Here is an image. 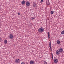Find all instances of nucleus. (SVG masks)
I'll use <instances>...</instances> for the list:
<instances>
[{
    "label": "nucleus",
    "mask_w": 64,
    "mask_h": 64,
    "mask_svg": "<svg viewBox=\"0 0 64 64\" xmlns=\"http://www.w3.org/2000/svg\"><path fill=\"white\" fill-rule=\"evenodd\" d=\"M58 50H57L56 52V54H57V55H59V54H60V53H61V52H63V48H60Z\"/></svg>",
    "instance_id": "obj_1"
},
{
    "label": "nucleus",
    "mask_w": 64,
    "mask_h": 64,
    "mask_svg": "<svg viewBox=\"0 0 64 64\" xmlns=\"http://www.w3.org/2000/svg\"><path fill=\"white\" fill-rule=\"evenodd\" d=\"M44 31V29L43 28L41 27L38 29V32H43Z\"/></svg>",
    "instance_id": "obj_2"
},
{
    "label": "nucleus",
    "mask_w": 64,
    "mask_h": 64,
    "mask_svg": "<svg viewBox=\"0 0 64 64\" xmlns=\"http://www.w3.org/2000/svg\"><path fill=\"white\" fill-rule=\"evenodd\" d=\"M26 5L27 6H29L30 5V2L28 1L26 2Z\"/></svg>",
    "instance_id": "obj_3"
},
{
    "label": "nucleus",
    "mask_w": 64,
    "mask_h": 64,
    "mask_svg": "<svg viewBox=\"0 0 64 64\" xmlns=\"http://www.w3.org/2000/svg\"><path fill=\"white\" fill-rule=\"evenodd\" d=\"M13 35L12 34H10V38L12 39H13Z\"/></svg>",
    "instance_id": "obj_4"
},
{
    "label": "nucleus",
    "mask_w": 64,
    "mask_h": 64,
    "mask_svg": "<svg viewBox=\"0 0 64 64\" xmlns=\"http://www.w3.org/2000/svg\"><path fill=\"white\" fill-rule=\"evenodd\" d=\"M49 46L50 47L51 51H52V48L51 47V42H50L49 44Z\"/></svg>",
    "instance_id": "obj_5"
},
{
    "label": "nucleus",
    "mask_w": 64,
    "mask_h": 64,
    "mask_svg": "<svg viewBox=\"0 0 64 64\" xmlns=\"http://www.w3.org/2000/svg\"><path fill=\"white\" fill-rule=\"evenodd\" d=\"M25 2H26V1L25 0H22V1L21 4H22V5H24L25 3Z\"/></svg>",
    "instance_id": "obj_6"
},
{
    "label": "nucleus",
    "mask_w": 64,
    "mask_h": 64,
    "mask_svg": "<svg viewBox=\"0 0 64 64\" xmlns=\"http://www.w3.org/2000/svg\"><path fill=\"white\" fill-rule=\"evenodd\" d=\"M54 62L55 63H57L58 62V60L57 59H55L54 60Z\"/></svg>",
    "instance_id": "obj_7"
},
{
    "label": "nucleus",
    "mask_w": 64,
    "mask_h": 64,
    "mask_svg": "<svg viewBox=\"0 0 64 64\" xmlns=\"http://www.w3.org/2000/svg\"><path fill=\"white\" fill-rule=\"evenodd\" d=\"M15 62L17 63H18L19 62V59H16L15 60Z\"/></svg>",
    "instance_id": "obj_8"
},
{
    "label": "nucleus",
    "mask_w": 64,
    "mask_h": 64,
    "mask_svg": "<svg viewBox=\"0 0 64 64\" xmlns=\"http://www.w3.org/2000/svg\"><path fill=\"white\" fill-rule=\"evenodd\" d=\"M34 61L32 60L30 61V64H34Z\"/></svg>",
    "instance_id": "obj_9"
},
{
    "label": "nucleus",
    "mask_w": 64,
    "mask_h": 64,
    "mask_svg": "<svg viewBox=\"0 0 64 64\" xmlns=\"http://www.w3.org/2000/svg\"><path fill=\"white\" fill-rule=\"evenodd\" d=\"M57 43L58 44H60V42L59 40H58L56 41Z\"/></svg>",
    "instance_id": "obj_10"
},
{
    "label": "nucleus",
    "mask_w": 64,
    "mask_h": 64,
    "mask_svg": "<svg viewBox=\"0 0 64 64\" xmlns=\"http://www.w3.org/2000/svg\"><path fill=\"white\" fill-rule=\"evenodd\" d=\"M48 39H49V38H50V33H49V32H48Z\"/></svg>",
    "instance_id": "obj_11"
},
{
    "label": "nucleus",
    "mask_w": 64,
    "mask_h": 64,
    "mask_svg": "<svg viewBox=\"0 0 64 64\" xmlns=\"http://www.w3.org/2000/svg\"><path fill=\"white\" fill-rule=\"evenodd\" d=\"M4 44H7V40H4Z\"/></svg>",
    "instance_id": "obj_12"
},
{
    "label": "nucleus",
    "mask_w": 64,
    "mask_h": 64,
    "mask_svg": "<svg viewBox=\"0 0 64 64\" xmlns=\"http://www.w3.org/2000/svg\"><path fill=\"white\" fill-rule=\"evenodd\" d=\"M61 34L62 35H63L64 34V30H62L61 32Z\"/></svg>",
    "instance_id": "obj_13"
},
{
    "label": "nucleus",
    "mask_w": 64,
    "mask_h": 64,
    "mask_svg": "<svg viewBox=\"0 0 64 64\" xmlns=\"http://www.w3.org/2000/svg\"><path fill=\"white\" fill-rule=\"evenodd\" d=\"M53 13H54V11H53V10H52L50 12V14L52 15L53 14Z\"/></svg>",
    "instance_id": "obj_14"
},
{
    "label": "nucleus",
    "mask_w": 64,
    "mask_h": 64,
    "mask_svg": "<svg viewBox=\"0 0 64 64\" xmlns=\"http://www.w3.org/2000/svg\"><path fill=\"white\" fill-rule=\"evenodd\" d=\"M33 5L34 6V7H35V8L36 7V4H33Z\"/></svg>",
    "instance_id": "obj_15"
},
{
    "label": "nucleus",
    "mask_w": 64,
    "mask_h": 64,
    "mask_svg": "<svg viewBox=\"0 0 64 64\" xmlns=\"http://www.w3.org/2000/svg\"><path fill=\"white\" fill-rule=\"evenodd\" d=\"M31 20H35V18H34V17H32L31 18Z\"/></svg>",
    "instance_id": "obj_16"
},
{
    "label": "nucleus",
    "mask_w": 64,
    "mask_h": 64,
    "mask_svg": "<svg viewBox=\"0 0 64 64\" xmlns=\"http://www.w3.org/2000/svg\"><path fill=\"white\" fill-rule=\"evenodd\" d=\"M44 64H47V63L45 61H44Z\"/></svg>",
    "instance_id": "obj_17"
},
{
    "label": "nucleus",
    "mask_w": 64,
    "mask_h": 64,
    "mask_svg": "<svg viewBox=\"0 0 64 64\" xmlns=\"http://www.w3.org/2000/svg\"><path fill=\"white\" fill-rule=\"evenodd\" d=\"M21 64H25L24 62H23L21 63Z\"/></svg>",
    "instance_id": "obj_18"
},
{
    "label": "nucleus",
    "mask_w": 64,
    "mask_h": 64,
    "mask_svg": "<svg viewBox=\"0 0 64 64\" xmlns=\"http://www.w3.org/2000/svg\"><path fill=\"white\" fill-rule=\"evenodd\" d=\"M43 0H41V1H40V2L41 3H42L43 2Z\"/></svg>",
    "instance_id": "obj_19"
},
{
    "label": "nucleus",
    "mask_w": 64,
    "mask_h": 64,
    "mask_svg": "<svg viewBox=\"0 0 64 64\" xmlns=\"http://www.w3.org/2000/svg\"><path fill=\"white\" fill-rule=\"evenodd\" d=\"M51 54H52V57H53V54H52V53H51Z\"/></svg>",
    "instance_id": "obj_20"
},
{
    "label": "nucleus",
    "mask_w": 64,
    "mask_h": 64,
    "mask_svg": "<svg viewBox=\"0 0 64 64\" xmlns=\"http://www.w3.org/2000/svg\"><path fill=\"white\" fill-rule=\"evenodd\" d=\"M52 60L54 61V59L53 58V57H52Z\"/></svg>",
    "instance_id": "obj_21"
},
{
    "label": "nucleus",
    "mask_w": 64,
    "mask_h": 64,
    "mask_svg": "<svg viewBox=\"0 0 64 64\" xmlns=\"http://www.w3.org/2000/svg\"><path fill=\"white\" fill-rule=\"evenodd\" d=\"M18 15H20V13H19V12H18Z\"/></svg>",
    "instance_id": "obj_22"
},
{
    "label": "nucleus",
    "mask_w": 64,
    "mask_h": 64,
    "mask_svg": "<svg viewBox=\"0 0 64 64\" xmlns=\"http://www.w3.org/2000/svg\"><path fill=\"white\" fill-rule=\"evenodd\" d=\"M13 58L14 59V58H15L14 57H13Z\"/></svg>",
    "instance_id": "obj_23"
},
{
    "label": "nucleus",
    "mask_w": 64,
    "mask_h": 64,
    "mask_svg": "<svg viewBox=\"0 0 64 64\" xmlns=\"http://www.w3.org/2000/svg\"><path fill=\"white\" fill-rule=\"evenodd\" d=\"M54 58L55 59V58H56V57H54Z\"/></svg>",
    "instance_id": "obj_24"
},
{
    "label": "nucleus",
    "mask_w": 64,
    "mask_h": 64,
    "mask_svg": "<svg viewBox=\"0 0 64 64\" xmlns=\"http://www.w3.org/2000/svg\"><path fill=\"white\" fill-rule=\"evenodd\" d=\"M48 2L49 3V0H48Z\"/></svg>",
    "instance_id": "obj_25"
},
{
    "label": "nucleus",
    "mask_w": 64,
    "mask_h": 64,
    "mask_svg": "<svg viewBox=\"0 0 64 64\" xmlns=\"http://www.w3.org/2000/svg\"><path fill=\"white\" fill-rule=\"evenodd\" d=\"M1 38H0V41H1Z\"/></svg>",
    "instance_id": "obj_26"
},
{
    "label": "nucleus",
    "mask_w": 64,
    "mask_h": 64,
    "mask_svg": "<svg viewBox=\"0 0 64 64\" xmlns=\"http://www.w3.org/2000/svg\"><path fill=\"white\" fill-rule=\"evenodd\" d=\"M48 3L49 4H50V2H49Z\"/></svg>",
    "instance_id": "obj_27"
},
{
    "label": "nucleus",
    "mask_w": 64,
    "mask_h": 64,
    "mask_svg": "<svg viewBox=\"0 0 64 64\" xmlns=\"http://www.w3.org/2000/svg\"><path fill=\"white\" fill-rule=\"evenodd\" d=\"M28 64V63H27V64Z\"/></svg>",
    "instance_id": "obj_28"
},
{
    "label": "nucleus",
    "mask_w": 64,
    "mask_h": 64,
    "mask_svg": "<svg viewBox=\"0 0 64 64\" xmlns=\"http://www.w3.org/2000/svg\"><path fill=\"white\" fill-rule=\"evenodd\" d=\"M48 1H49V0H48Z\"/></svg>",
    "instance_id": "obj_29"
}]
</instances>
